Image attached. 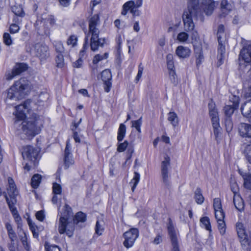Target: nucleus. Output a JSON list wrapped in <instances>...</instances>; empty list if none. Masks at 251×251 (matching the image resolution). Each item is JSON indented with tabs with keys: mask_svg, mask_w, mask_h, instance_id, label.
<instances>
[{
	"mask_svg": "<svg viewBox=\"0 0 251 251\" xmlns=\"http://www.w3.org/2000/svg\"><path fill=\"white\" fill-rule=\"evenodd\" d=\"M29 103L30 101L27 100L15 107L14 127L27 137L32 138L40 133L43 126V121L36 116L24 120L26 117V112L28 111L27 104Z\"/></svg>",
	"mask_w": 251,
	"mask_h": 251,
	"instance_id": "1",
	"label": "nucleus"
},
{
	"mask_svg": "<svg viewBox=\"0 0 251 251\" xmlns=\"http://www.w3.org/2000/svg\"><path fill=\"white\" fill-rule=\"evenodd\" d=\"M72 208L66 204L64 212L61 214L58 225V231L60 234H66L71 237L73 236L75 230V225L79 222L84 223L86 220V215L85 213L80 211L77 212L74 218H72Z\"/></svg>",
	"mask_w": 251,
	"mask_h": 251,
	"instance_id": "2",
	"label": "nucleus"
},
{
	"mask_svg": "<svg viewBox=\"0 0 251 251\" xmlns=\"http://www.w3.org/2000/svg\"><path fill=\"white\" fill-rule=\"evenodd\" d=\"M201 13L199 0H189L187 8L183 11L182 18L185 30L187 32L192 31V40H196L198 38V33L194 30L193 20H197L198 16L201 15Z\"/></svg>",
	"mask_w": 251,
	"mask_h": 251,
	"instance_id": "3",
	"label": "nucleus"
},
{
	"mask_svg": "<svg viewBox=\"0 0 251 251\" xmlns=\"http://www.w3.org/2000/svg\"><path fill=\"white\" fill-rule=\"evenodd\" d=\"M31 84L25 78H21L15 82L14 84L7 90V97L5 100L8 105H13L12 101L22 99L30 91Z\"/></svg>",
	"mask_w": 251,
	"mask_h": 251,
	"instance_id": "4",
	"label": "nucleus"
},
{
	"mask_svg": "<svg viewBox=\"0 0 251 251\" xmlns=\"http://www.w3.org/2000/svg\"><path fill=\"white\" fill-rule=\"evenodd\" d=\"M242 58L246 65L240 64V68L245 67L246 70H248L246 74V79L249 82H251V44L245 46L240 51L239 58ZM251 96V86L250 92Z\"/></svg>",
	"mask_w": 251,
	"mask_h": 251,
	"instance_id": "5",
	"label": "nucleus"
},
{
	"mask_svg": "<svg viewBox=\"0 0 251 251\" xmlns=\"http://www.w3.org/2000/svg\"><path fill=\"white\" fill-rule=\"evenodd\" d=\"M138 236L139 231L137 228H130L123 234V236L125 238V240L123 242L124 246L127 249L132 247L135 240L138 237Z\"/></svg>",
	"mask_w": 251,
	"mask_h": 251,
	"instance_id": "6",
	"label": "nucleus"
},
{
	"mask_svg": "<svg viewBox=\"0 0 251 251\" xmlns=\"http://www.w3.org/2000/svg\"><path fill=\"white\" fill-rule=\"evenodd\" d=\"M170 166V157L166 155L164 160L162 161L161 165V175L162 181L165 186L168 187L170 185V175L169 174V168Z\"/></svg>",
	"mask_w": 251,
	"mask_h": 251,
	"instance_id": "7",
	"label": "nucleus"
},
{
	"mask_svg": "<svg viewBox=\"0 0 251 251\" xmlns=\"http://www.w3.org/2000/svg\"><path fill=\"white\" fill-rule=\"evenodd\" d=\"M39 150L31 146H26L23 149L22 156L24 159H26L34 161L39 155Z\"/></svg>",
	"mask_w": 251,
	"mask_h": 251,
	"instance_id": "8",
	"label": "nucleus"
},
{
	"mask_svg": "<svg viewBox=\"0 0 251 251\" xmlns=\"http://www.w3.org/2000/svg\"><path fill=\"white\" fill-rule=\"evenodd\" d=\"M168 230L173 247L172 251H180L178 244L176 233L171 220H170L168 224Z\"/></svg>",
	"mask_w": 251,
	"mask_h": 251,
	"instance_id": "9",
	"label": "nucleus"
},
{
	"mask_svg": "<svg viewBox=\"0 0 251 251\" xmlns=\"http://www.w3.org/2000/svg\"><path fill=\"white\" fill-rule=\"evenodd\" d=\"M99 33L100 30L97 26H89V32L85 38V43L83 45V49L80 51L81 55H83L86 50L88 48V35H91V38L94 39V37H99Z\"/></svg>",
	"mask_w": 251,
	"mask_h": 251,
	"instance_id": "10",
	"label": "nucleus"
},
{
	"mask_svg": "<svg viewBox=\"0 0 251 251\" xmlns=\"http://www.w3.org/2000/svg\"><path fill=\"white\" fill-rule=\"evenodd\" d=\"M69 141V140H68L67 141L64 151V165L65 169H67L71 165H72L74 163V160L73 159L72 154L71 153V145Z\"/></svg>",
	"mask_w": 251,
	"mask_h": 251,
	"instance_id": "11",
	"label": "nucleus"
},
{
	"mask_svg": "<svg viewBox=\"0 0 251 251\" xmlns=\"http://www.w3.org/2000/svg\"><path fill=\"white\" fill-rule=\"evenodd\" d=\"M101 77L104 83V89L106 92H109L111 87V73L109 69H105L101 73Z\"/></svg>",
	"mask_w": 251,
	"mask_h": 251,
	"instance_id": "12",
	"label": "nucleus"
},
{
	"mask_svg": "<svg viewBox=\"0 0 251 251\" xmlns=\"http://www.w3.org/2000/svg\"><path fill=\"white\" fill-rule=\"evenodd\" d=\"M216 5L217 3L214 0H201L202 8L207 16L212 14Z\"/></svg>",
	"mask_w": 251,
	"mask_h": 251,
	"instance_id": "13",
	"label": "nucleus"
},
{
	"mask_svg": "<svg viewBox=\"0 0 251 251\" xmlns=\"http://www.w3.org/2000/svg\"><path fill=\"white\" fill-rule=\"evenodd\" d=\"M36 55L41 60H45L50 56L49 48L46 45H37L36 46Z\"/></svg>",
	"mask_w": 251,
	"mask_h": 251,
	"instance_id": "14",
	"label": "nucleus"
},
{
	"mask_svg": "<svg viewBox=\"0 0 251 251\" xmlns=\"http://www.w3.org/2000/svg\"><path fill=\"white\" fill-rule=\"evenodd\" d=\"M208 106L212 123L219 122L218 112L216 107V104L212 100H211L208 103Z\"/></svg>",
	"mask_w": 251,
	"mask_h": 251,
	"instance_id": "15",
	"label": "nucleus"
},
{
	"mask_svg": "<svg viewBox=\"0 0 251 251\" xmlns=\"http://www.w3.org/2000/svg\"><path fill=\"white\" fill-rule=\"evenodd\" d=\"M9 186L7 188V193L11 199L14 200L15 197L18 195V191L12 178H8Z\"/></svg>",
	"mask_w": 251,
	"mask_h": 251,
	"instance_id": "16",
	"label": "nucleus"
},
{
	"mask_svg": "<svg viewBox=\"0 0 251 251\" xmlns=\"http://www.w3.org/2000/svg\"><path fill=\"white\" fill-rule=\"evenodd\" d=\"M241 111L242 115L251 123V102H245L241 107Z\"/></svg>",
	"mask_w": 251,
	"mask_h": 251,
	"instance_id": "17",
	"label": "nucleus"
},
{
	"mask_svg": "<svg viewBox=\"0 0 251 251\" xmlns=\"http://www.w3.org/2000/svg\"><path fill=\"white\" fill-rule=\"evenodd\" d=\"M239 131L242 137H251V125L241 123L239 127Z\"/></svg>",
	"mask_w": 251,
	"mask_h": 251,
	"instance_id": "18",
	"label": "nucleus"
},
{
	"mask_svg": "<svg viewBox=\"0 0 251 251\" xmlns=\"http://www.w3.org/2000/svg\"><path fill=\"white\" fill-rule=\"evenodd\" d=\"M105 42L104 38H99V37L91 38L90 39V47L91 49L93 51H95L98 50L99 47H102Z\"/></svg>",
	"mask_w": 251,
	"mask_h": 251,
	"instance_id": "19",
	"label": "nucleus"
},
{
	"mask_svg": "<svg viewBox=\"0 0 251 251\" xmlns=\"http://www.w3.org/2000/svg\"><path fill=\"white\" fill-rule=\"evenodd\" d=\"M226 39H223L221 40V43L218 42L219 47L218 49V64L219 65H221L223 63V59L225 57V54L226 51L225 46L224 45Z\"/></svg>",
	"mask_w": 251,
	"mask_h": 251,
	"instance_id": "20",
	"label": "nucleus"
},
{
	"mask_svg": "<svg viewBox=\"0 0 251 251\" xmlns=\"http://www.w3.org/2000/svg\"><path fill=\"white\" fill-rule=\"evenodd\" d=\"M191 50L187 47L179 46L177 47L176 53L180 58H185L188 57L190 54Z\"/></svg>",
	"mask_w": 251,
	"mask_h": 251,
	"instance_id": "21",
	"label": "nucleus"
},
{
	"mask_svg": "<svg viewBox=\"0 0 251 251\" xmlns=\"http://www.w3.org/2000/svg\"><path fill=\"white\" fill-rule=\"evenodd\" d=\"M222 13L221 17H225L232 8V5L229 3L227 0H222L221 3Z\"/></svg>",
	"mask_w": 251,
	"mask_h": 251,
	"instance_id": "22",
	"label": "nucleus"
},
{
	"mask_svg": "<svg viewBox=\"0 0 251 251\" xmlns=\"http://www.w3.org/2000/svg\"><path fill=\"white\" fill-rule=\"evenodd\" d=\"M243 147V153L246 159L251 164V140L245 143Z\"/></svg>",
	"mask_w": 251,
	"mask_h": 251,
	"instance_id": "23",
	"label": "nucleus"
},
{
	"mask_svg": "<svg viewBox=\"0 0 251 251\" xmlns=\"http://www.w3.org/2000/svg\"><path fill=\"white\" fill-rule=\"evenodd\" d=\"M233 202L235 208L239 211H242L244 209V203L243 200L239 195H234L233 197Z\"/></svg>",
	"mask_w": 251,
	"mask_h": 251,
	"instance_id": "24",
	"label": "nucleus"
},
{
	"mask_svg": "<svg viewBox=\"0 0 251 251\" xmlns=\"http://www.w3.org/2000/svg\"><path fill=\"white\" fill-rule=\"evenodd\" d=\"M4 197L6 199V201L8 205V206L9 207V209L12 212L13 215L15 217V218H18V211L16 209V208L14 206V203L13 202V199L10 200L8 197H7V194L5 193H4Z\"/></svg>",
	"mask_w": 251,
	"mask_h": 251,
	"instance_id": "25",
	"label": "nucleus"
},
{
	"mask_svg": "<svg viewBox=\"0 0 251 251\" xmlns=\"http://www.w3.org/2000/svg\"><path fill=\"white\" fill-rule=\"evenodd\" d=\"M238 107V102H233L232 105H226L224 108V111L226 117H231L235 109Z\"/></svg>",
	"mask_w": 251,
	"mask_h": 251,
	"instance_id": "26",
	"label": "nucleus"
},
{
	"mask_svg": "<svg viewBox=\"0 0 251 251\" xmlns=\"http://www.w3.org/2000/svg\"><path fill=\"white\" fill-rule=\"evenodd\" d=\"M28 68L26 64L24 63H17L15 65L14 68V72L17 75H19L24 72H25Z\"/></svg>",
	"mask_w": 251,
	"mask_h": 251,
	"instance_id": "27",
	"label": "nucleus"
},
{
	"mask_svg": "<svg viewBox=\"0 0 251 251\" xmlns=\"http://www.w3.org/2000/svg\"><path fill=\"white\" fill-rule=\"evenodd\" d=\"M168 120L170 122L171 125L174 127L177 126L178 124V118L175 112H170L168 113Z\"/></svg>",
	"mask_w": 251,
	"mask_h": 251,
	"instance_id": "28",
	"label": "nucleus"
},
{
	"mask_svg": "<svg viewBox=\"0 0 251 251\" xmlns=\"http://www.w3.org/2000/svg\"><path fill=\"white\" fill-rule=\"evenodd\" d=\"M195 56L196 57V64L197 66L200 65L204 59V56L201 48L195 50Z\"/></svg>",
	"mask_w": 251,
	"mask_h": 251,
	"instance_id": "29",
	"label": "nucleus"
},
{
	"mask_svg": "<svg viewBox=\"0 0 251 251\" xmlns=\"http://www.w3.org/2000/svg\"><path fill=\"white\" fill-rule=\"evenodd\" d=\"M240 175L244 179V185L245 187L249 189H251V173L247 174L241 173L240 171Z\"/></svg>",
	"mask_w": 251,
	"mask_h": 251,
	"instance_id": "30",
	"label": "nucleus"
},
{
	"mask_svg": "<svg viewBox=\"0 0 251 251\" xmlns=\"http://www.w3.org/2000/svg\"><path fill=\"white\" fill-rule=\"evenodd\" d=\"M126 132V126L124 124L120 125L118 131L117 140L118 142H121L124 138Z\"/></svg>",
	"mask_w": 251,
	"mask_h": 251,
	"instance_id": "31",
	"label": "nucleus"
},
{
	"mask_svg": "<svg viewBox=\"0 0 251 251\" xmlns=\"http://www.w3.org/2000/svg\"><path fill=\"white\" fill-rule=\"evenodd\" d=\"M194 198L196 202L201 204L203 202L204 198L202 194L201 190L200 188H197L195 192Z\"/></svg>",
	"mask_w": 251,
	"mask_h": 251,
	"instance_id": "32",
	"label": "nucleus"
},
{
	"mask_svg": "<svg viewBox=\"0 0 251 251\" xmlns=\"http://www.w3.org/2000/svg\"><path fill=\"white\" fill-rule=\"evenodd\" d=\"M41 176L39 174L34 175L31 179V185L33 188H37L41 180Z\"/></svg>",
	"mask_w": 251,
	"mask_h": 251,
	"instance_id": "33",
	"label": "nucleus"
},
{
	"mask_svg": "<svg viewBox=\"0 0 251 251\" xmlns=\"http://www.w3.org/2000/svg\"><path fill=\"white\" fill-rule=\"evenodd\" d=\"M217 35L218 42L221 43V40H223V39H225V27L224 25H219Z\"/></svg>",
	"mask_w": 251,
	"mask_h": 251,
	"instance_id": "34",
	"label": "nucleus"
},
{
	"mask_svg": "<svg viewBox=\"0 0 251 251\" xmlns=\"http://www.w3.org/2000/svg\"><path fill=\"white\" fill-rule=\"evenodd\" d=\"M134 1L131 0L126 2L123 6L122 14L126 15L128 10H130L134 7Z\"/></svg>",
	"mask_w": 251,
	"mask_h": 251,
	"instance_id": "35",
	"label": "nucleus"
},
{
	"mask_svg": "<svg viewBox=\"0 0 251 251\" xmlns=\"http://www.w3.org/2000/svg\"><path fill=\"white\" fill-rule=\"evenodd\" d=\"M240 243L242 248L248 251L250 249V247L251 245V235L250 238L247 237V238L240 239Z\"/></svg>",
	"mask_w": 251,
	"mask_h": 251,
	"instance_id": "36",
	"label": "nucleus"
},
{
	"mask_svg": "<svg viewBox=\"0 0 251 251\" xmlns=\"http://www.w3.org/2000/svg\"><path fill=\"white\" fill-rule=\"evenodd\" d=\"M12 11L17 16L23 17L25 15L23 8L20 5L13 6L12 7Z\"/></svg>",
	"mask_w": 251,
	"mask_h": 251,
	"instance_id": "37",
	"label": "nucleus"
},
{
	"mask_svg": "<svg viewBox=\"0 0 251 251\" xmlns=\"http://www.w3.org/2000/svg\"><path fill=\"white\" fill-rule=\"evenodd\" d=\"M100 18L98 14L93 16L89 20V26H98L100 25Z\"/></svg>",
	"mask_w": 251,
	"mask_h": 251,
	"instance_id": "38",
	"label": "nucleus"
},
{
	"mask_svg": "<svg viewBox=\"0 0 251 251\" xmlns=\"http://www.w3.org/2000/svg\"><path fill=\"white\" fill-rule=\"evenodd\" d=\"M212 126L214 130V134L215 136L216 140H218V138L221 135V128L220 126L219 122L212 123Z\"/></svg>",
	"mask_w": 251,
	"mask_h": 251,
	"instance_id": "39",
	"label": "nucleus"
},
{
	"mask_svg": "<svg viewBox=\"0 0 251 251\" xmlns=\"http://www.w3.org/2000/svg\"><path fill=\"white\" fill-rule=\"evenodd\" d=\"M201 222L203 225L205 229L210 232H211V227L210 223V220L208 217H203L200 220Z\"/></svg>",
	"mask_w": 251,
	"mask_h": 251,
	"instance_id": "40",
	"label": "nucleus"
},
{
	"mask_svg": "<svg viewBox=\"0 0 251 251\" xmlns=\"http://www.w3.org/2000/svg\"><path fill=\"white\" fill-rule=\"evenodd\" d=\"M140 174L137 172H134V176L133 179L131 180L130 183H133V185L131 188V190L132 192H134L135 189L137 185L139 180H140Z\"/></svg>",
	"mask_w": 251,
	"mask_h": 251,
	"instance_id": "41",
	"label": "nucleus"
},
{
	"mask_svg": "<svg viewBox=\"0 0 251 251\" xmlns=\"http://www.w3.org/2000/svg\"><path fill=\"white\" fill-rule=\"evenodd\" d=\"M108 55L107 53H105L103 55H100V54H96L93 59V63L94 65L97 64L101 60L107 58L108 57Z\"/></svg>",
	"mask_w": 251,
	"mask_h": 251,
	"instance_id": "42",
	"label": "nucleus"
},
{
	"mask_svg": "<svg viewBox=\"0 0 251 251\" xmlns=\"http://www.w3.org/2000/svg\"><path fill=\"white\" fill-rule=\"evenodd\" d=\"M167 64L168 70H173L174 64L173 61V55L171 53L168 54L166 56Z\"/></svg>",
	"mask_w": 251,
	"mask_h": 251,
	"instance_id": "43",
	"label": "nucleus"
},
{
	"mask_svg": "<svg viewBox=\"0 0 251 251\" xmlns=\"http://www.w3.org/2000/svg\"><path fill=\"white\" fill-rule=\"evenodd\" d=\"M55 61L56 66L58 68H62L64 65V56L62 53H58L56 55Z\"/></svg>",
	"mask_w": 251,
	"mask_h": 251,
	"instance_id": "44",
	"label": "nucleus"
},
{
	"mask_svg": "<svg viewBox=\"0 0 251 251\" xmlns=\"http://www.w3.org/2000/svg\"><path fill=\"white\" fill-rule=\"evenodd\" d=\"M53 45L55 50L58 53H62L64 51V48L61 42L55 41Z\"/></svg>",
	"mask_w": 251,
	"mask_h": 251,
	"instance_id": "45",
	"label": "nucleus"
},
{
	"mask_svg": "<svg viewBox=\"0 0 251 251\" xmlns=\"http://www.w3.org/2000/svg\"><path fill=\"white\" fill-rule=\"evenodd\" d=\"M225 125L227 132H230L233 127V123L231 117H226L225 120Z\"/></svg>",
	"mask_w": 251,
	"mask_h": 251,
	"instance_id": "46",
	"label": "nucleus"
},
{
	"mask_svg": "<svg viewBox=\"0 0 251 251\" xmlns=\"http://www.w3.org/2000/svg\"><path fill=\"white\" fill-rule=\"evenodd\" d=\"M169 75L171 82L175 85H176L177 84L178 80L175 70L174 69L170 70Z\"/></svg>",
	"mask_w": 251,
	"mask_h": 251,
	"instance_id": "47",
	"label": "nucleus"
},
{
	"mask_svg": "<svg viewBox=\"0 0 251 251\" xmlns=\"http://www.w3.org/2000/svg\"><path fill=\"white\" fill-rule=\"evenodd\" d=\"M218 229L221 235H224L226 232V224L224 220L217 221Z\"/></svg>",
	"mask_w": 251,
	"mask_h": 251,
	"instance_id": "48",
	"label": "nucleus"
},
{
	"mask_svg": "<svg viewBox=\"0 0 251 251\" xmlns=\"http://www.w3.org/2000/svg\"><path fill=\"white\" fill-rule=\"evenodd\" d=\"M8 248L10 251H17L18 250V240L14 241H10L8 244Z\"/></svg>",
	"mask_w": 251,
	"mask_h": 251,
	"instance_id": "49",
	"label": "nucleus"
},
{
	"mask_svg": "<svg viewBox=\"0 0 251 251\" xmlns=\"http://www.w3.org/2000/svg\"><path fill=\"white\" fill-rule=\"evenodd\" d=\"M3 43L7 46H10L12 44V40L11 36L8 33H4L3 35Z\"/></svg>",
	"mask_w": 251,
	"mask_h": 251,
	"instance_id": "50",
	"label": "nucleus"
},
{
	"mask_svg": "<svg viewBox=\"0 0 251 251\" xmlns=\"http://www.w3.org/2000/svg\"><path fill=\"white\" fill-rule=\"evenodd\" d=\"M215 216L217 221L219 220H224L225 218V213L223 209L215 210Z\"/></svg>",
	"mask_w": 251,
	"mask_h": 251,
	"instance_id": "51",
	"label": "nucleus"
},
{
	"mask_svg": "<svg viewBox=\"0 0 251 251\" xmlns=\"http://www.w3.org/2000/svg\"><path fill=\"white\" fill-rule=\"evenodd\" d=\"M52 192L54 195L61 194L62 192L61 185L56 182H54L52 185Z\"/></svg>",
	"mask_w": 251,
	"mask_h": 251,
	"instance_id": "52",
	"label": "nucleus"
},
{
	"mask_svg": "<svg viewBox=\"0 0 251 251\" xmlns=\"http://www.w3.org/2000/svg\"><path fill=\"white\" fill-rule=\"evenodd\" d=\"M45 248L46 251H60V249L56 245H49L46 243Z\"/></svg>",
	"mask_w": 251,
	"mask_h": 251,
	"instance_id": "53",
	"label": "nucleus"
},
{
	"mask_svg": "<svg viewBox=\"0 0 251 251\" xmlns=\"http://www.w3.org/2000/svg\"><path fill=\"white\" fill-rule=\"evenodd\" d=\"M142 125V118L141 117L138 120L132 121V126L135 127L139 133L141 132V126Z\"/></svg>",
	"mask_w": 251,
	"mask_h": 251,
	"instance_id": "54",
	"label": "nucleus"
},
{
	"mask_svg": "<svg viewBox=\"0 0 251 251\" xmlns=\"http://www.w3.org/2000/svg\"><path fill=\"white\" fill-rule=\"evenodd\" d=\"M188 37L189 35L187 33L185 32H182L178 34L177 38L179 41L184 42L187 40Z\"/></svg>",
	"mask_w": 251,
	"mask_h": 251,
	"instance_id": "55",
	"label": "nucleus"
},
{
	"mask_svg": "<svg viewBox=\"0 0 251 251\" xmlns=\"http://www.w3.org/2000/svg\"><path fill=\"white\" fill-rule=\"evenodd\" d=\"M128 145V142L127 141H125L124 142L119 144L118 145L117 151L118 152H123L127 148Z\"/></svg>",
	"mask_w": 251,
	"mask_h": 251,
	"instance_id": "56",
	"label": "nucleus"
},
{
	"mask_svg": "<svg viewBox=\"0 0 251 251\" xmlns=\"http://www.w3.org/2000/svg\"><path fill=\"white\" fill-rule=\"evenodd\" d=\"M103 229L104 228L102 227V225L100 224L99 221H97L95 227L96 233L98 235H101L103 231Z\"/></svg>",
	"mask_w": 251,
	"mask_h": 251,
	"instance_id": "57",
	"label": "nucleus"
},
{
	"mask_svg": "<svg viewBox=\"0 0 251 251\" xmlns=\"http://www.w3.org/2000/svg\"><path fill=\"white\" fill-rule=\"evenodd\" d=\"M213 207L214 210L222 209L221 200L219 198H215L214 199Z\"/></svg>",
	"mask_w": 251,
	"mask_h": 251,
	"instance_id": "58",
	"label": "nucleus"
},
{
	"mask_svg": "<svg viewBox=\"0 0 251 251\" xmlns=\"http://www.w3.org/2000/svg\"><path fill=\"white\" fill-rule=\"evenodd\" d=\"M77 41V37L75 35H72L68 39L67 43L68 45H71L72 47H74L76 45Z\"/></svg>",
	"mask_w": 251,
	"mask_h": 251,
	"instance_id": "59",
	"label": "nucleus"
},
{
	"mask_svg": "<svg viewBox=\"0 0 251 251\" xmlns=\"http://www.w3.org/2000/svg\"><path fill=\"white\" fill-rule=\"evenodd\" d=\"M143 70L144 67L143 66L142 64L141 63L138 66V74L135 78V81L136 83L139 80V79L142 77Z\"/></svg>",
	"mask_w": 251,
	"mask_h": 251,
	"instance_id": "60",
	"label": "nucleus"
},
{
	"mask_svg": "<svg viewBox=\"0 0 251 251\" xmlns=\"http://www.w3.org/2000/svg\"><path fill=\"white\" fill-rule=\"evenodd\" d=\"M23 234L24 235V236L21 237V240L25 249L26 250L28 251L29 250V246L27 242V238L26 237L25 233L23 232Z\"/></svg>",
	"mask_w": 251,
	"mask_h": 251,
	"instance_id": "61",
	"label": "nucleus"
},
{
	"mask_svg": "<svg viewBox=\"0 0 251 251\" xmlns=\"http://www.w3.org/2000/svg\"><path fill=\"white\" fill-rule=\"evenodd\" d=\"M237 233L239 236V238L240 239L247 238L248 237L247 234H246L245 230L244 229L239 228L237 231Z\"/></svg>",
	"mask_w": 251,
	"mask_h": 251,
	"instance_id": "62",
	"label": "nucleus"
},
{
	"mask_svg": "<svg viewBox=\"0 0 251 251\" xmlns=\"http://www.w3.org/2000/svg\"><path fill=\"white\" fill-rule=\"evenodd\" d=\"M19 29L20 27L17 25L13 24L10 25L9 30L11 33H15L19 31Z\"/></svg>",
	"mask_w": 251,
	"mask_h": 251,
	"instance_id": "63",
	"label": "nucleus"
},
{
	"mask_svg": "<svg viewBox=\"0 0 251 251\" xmlns=\"http://www.w3.org/2000/svg\"><path fill=\"white\" fill-rule=\"evenodd\" d=\"M36 218L40 221H43L45 218L44 212L43 210L38 211L36 214Z\"/></svg>",
	"mask_w": 251,
	"mask_h": 251,
	"instance_id": "64",
	"label": "nucleus"
}]
</instances>
